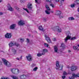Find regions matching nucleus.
Instances as JSON below:
<instances>
[{
    "instance_id": "58836bf2",
    "label": "nucleus",
    "mask_w": 79,
    "mask_h": 79,
    "mask_svg": "<svg viewBox=\"0 0 79 79\" xmlns=\"http://www.w3.org/2000/svg\"><path fill=\"white\" fill-rule=\"evenodd\" d=\"M24 0H20V2L21 3H24Z\"/></svg>"
},
{
    "instance_id": "39448f33",
    "label": "nucleus",
    "mask_w": 79,
    "mask_h": 79,
    "mask_svg": "<svg viewBox=\"0 0 79 79\" xmlns=\"http://www.w3.org/2000/svg\"><path fill=\"white\" fill-rule=\"evenodd\" d=\"M54 28L55 29H56V30L57 31V32L59 33L61 32V31H62V30H61V28H60L58 26L54 27Z\"/></svg>"
},
{
    "instance_id": "4be33fe9",
    "label": "nucleus",
    "mask_w": 79,
    "mask_h": 79,
    "mask_svg": "<svg viewBox=\"0 0 79 79\" xmlns=\"http://www.w3.org/2000/svg\"><path fill=\"white\" fill-rule=\"evenodd\" d=\"M46 8L47 9L48 11H50L51 9L50 8V7L48 6V5H46Z\"/></svg>"
},
{
    "instance_id": "c9c22d12",
    "label": "nucleus",
    "mask_w": 79,
    "mask_h": 79,
    "mask_svg": "<svg viewBox=\"0 0 79 79\" xmlns=\"http://www.w3.org/2000/svg\"><path fill=\"white\" fill-rule=\"evenodd\" d=\"M37 67H36L33 69V70L34 71H37Z\"/></svg>"
},
{
    "instance_id": "f8f14e48",
    "label": "nucleus",
    "mask_w": 79,
    "mask_h": 79,
    "mask_svg": "<svg viewBox=\"0 0 79 79\" xmlns=\"http://www.w3.org/2000/svg\"><path fill=\"white\" fill-rule=\"evenodd\" d=\"M16 26V24H12L10 26V29H14L15 28V27Z\"/></svg>"
},
{
    "instance_id": "2f4dec72",
    "label": "nucleus",
    "mask_w": 79,
    "mask_h": 79,
    "mask_svg": "<svg viewBox=\"0 0 79 79\" xmlns=\"http://www.w3.org/2000/svg\"><path fill=\"white\" fill-rule=\"evenodd\" d=\"M73 49L75 50H77V47L76 46H74L73 47Z\"/></svg>"
},
{
    "instance_id": "8fccbe9b",
    "label": "nucleus",
    "mask_w": 79,
    "mask_h": 79,
    "mask_svg": "<svg viewBox=\"0 0 79 79\" xmlns=\"http://www.w3.org/2000/svg\"><path fill=\"white\" fill-rule=\"evenodd\" d=\"M3 15V13L0 12V16H1V15Z\"/></svg>"
},
{
    "instance_id": "c03bdc74",
    "label": "nucleus",
    "mask_w": 79,
    "mask_h": 79,
    "mask_svg": "<svg viewBox=\"0 0 79 79\" xmlns=\"http://www.w3.org/2000/svg\"><path fill=\"white\" fill-rule=\"evenodd\" d=\"M52 40L53 41H56V38H53Z\"/></svg>"
},
{
    "instance_id": "603ef678",
    "label": "nucleus",
    "mask_w": 79,
    "mask_h": 79,
    "mask_svg": "<svg viewBox=\"0 0 79 79\" xmlns=\"http://www.w3.org/2000/svg\"><path fill=\"white\" fill-rule=\"evenodd\" d=\"M68 52L69 53H70V52H71V51L70 50H68Z\"/></svg>"
},
{
    "instance_id": "3c124183",
    "label": "nucleus",
    "mask_w": 79,
    "mask_h": 79,
    "mask_svg": "<svg viewBox=\"0 0 79 79\" xmlns=\"http://www.w3.org/2000/svg\"><path fill=\"white\" fill-rule=\"evenodd\" d=\"M35 3H38V2L37 1V0H35Z\"/></svg>"
},
{
    "instance_id": "a19ab883",
    "label": "nucleus",
    "mask_w": 79,
    "mask_h": 79,
    "mask_svg": "<svg viewBox=\"0 0 79 79\" xmlns=\"http://www.w3.org/2000/svg\"><path fill=\"white\" fill-rule=\"evenodd\" d=\"M15 9H16V10H19V8H18V7L16 6L15 7Z\"/></svg>"
},
{
    "instance_id": "5701e85b",
    "label": "nucleus",
    "mask_w": 79,
    "mask_h": 79,
    "mask_svg": "<svg viewBox=\"0 0 79 79\" xmlns=\"http://www.w3.org/2000/svg\"><path fill=\"white\" fill-rule=\"evenodd\" d=\"M61 12L60 10H58L57 11V15H61Z\"/></svg>"
},
{
    "instance_id": "4c0bfd02",
    "label": "nucleus",
    "mask_w": 79,
    "mask_h": 79,
    "mask_svg": "<svg viewBox=\"0 0 79 79\" xmlns=\"http://www.w3.org/2000/svg\"><path fill=\"white\" fill-rule=\"evenodd\" d=\"M20 42H24V39H20Z\"/></svg>"
},
{
    "instance_id": "9b49d317",
    "label": "nucleus",
    "mask_w": 79,
    "mask_h": 79,
    "mask_svg": "<svg viewBox=\"0 0 79 79\" xmlns=\"http://www.w3.org/2000/svg\"><path fill=\"white\" fill-rule=\"evenodd\" d=\"M77 68V67L76 66H72L71 68V70L72 71H74L76 70Z\"/></svg>"
},
{
    "instance_id": "aec40b11",
    "label": "nucleus",
    "mask_w": 79,
    "mask_h": 79,
    "mask_svg": "<svg viewBox=\"0 0 79 79\" xmlns=\"http://www.w3.org/2000/svg\"><path fill=\"white\" fill-rule=\"evenodd\" d=\"M45 55V53H42V54L39 53L37 54V56L39 57V56H41L42 55Z\"/></svg>"
},
{
    "instance_id": "f3484780",
    "label": "nucleus",
    "mask_w": 79,
    "mask_h": 79,
    "mask_svg": "<svg viewBox=\"0 0 79 79\" xmlns=\"http://www.w3.org/2000/svg\"><path fill=\"white\" fill-rule=\"evenodd\" d=\"M12 52H13L14 55H15V54H16L17 51L15 49V48H13L12 49Z\"/></svg>"
},
{
    "instance_id": "f704fd0d",
    "label": "nucleus",
    "mask_w": 79,
    "mask_h": 79,
    "mask_svg": "<svg viewBox=\"0 0 79 79\" xmlns=\"http://www.w3.org/2000/svg\"><path fill=\"white\" fill-rule=\"evenodd\" d=\"M44 46H45L46 47H48V44L46 43H45L44 44Z\"/></svg>"
},
{
    "instance_id": "c756f323",
    "label": "nucleus",
    "mask_w": 79,
    "mask_h": 79,
    "mask_svg": "<svg viewBox=\"0 0 79 79\" xmlns=\"http://www.w3.org/2000/svg\"><path fill=\"white\" fill-rule=\"evenodd\" d=\"M77 5H79V0H77V1H75Z\"/></svg>"
},
{
    "instance_id": "4d7b16f0",
    "label": "nucleus",
    "mask_w": 79,
    "mask_h": 79,
    "mask_svg": "<svg viewBox=\"0 0 79 79\" xmlns=\"http://www.w3.org/2000/svg\"><path fill=\"white\" fill-rule=\"evenodd\" d=\"M51 13H53V12H54V11H51Z\"/></svg>"
},
{
    "instance_id": "09e8293b",
    "label": "nucleus",
    "mask_w": 79,
    "mask_h": 79,
    "mask_svg": "<svg viewBox=\"0 0 79 79\" xmlns=\"http://www.w3.org/2000/svg\"><path fill=\"white\" fill-rule=\"evenodd\" d=\"M51 0H48V2H49L50 3V2H51Z\"/></svg>"
},
{
    "instance_id": "bf43d9fd",
    "label": "nucleus",
    "mask_w": 79,
    "mask_h": 79,
    "mask_svg": "<svg viewBox=\"0 0 79 79\" xmlns=\"http://www.w3.org/2000/svg\"><path fill=\"white\" fill-rule=\"evenodd\" d=\"M22 56H21V57H20V59L21 60L22 59Z\"/></svg>"
},
{
    "instance_id": "37998d69",
    "label": "nucleus",
    "mask_w": 79,
    "mask_h": 79,
    "mask_svg": "<svg viewBox=\"0 0 79 79\" xmlns=\"http://www.w3.org/2000/svg\"><path fill=\"white\" fill-rule=\"evenodd\" d=\"M59 18H63V16L60 15H59Z\"/></svg>"
},
{
    "instance_id": "20e7f679",
    "label": "nucleus",
    "mask_w": 79,
    "mask_h": 79,
    "mask_svg": "<svg viewBox=\"0 0 79 79\" xmlns=\"http://www.w3.org/2000/svg\"><path fill=\"white\" fill-rule=\"evenodd\" d=\"M11 71L13 74H16V73H19V70L16 69H11Z\"/></svg>"
},
{
    "instance_id": "e2e57ef3",
    "label": "nucleus",
    "mask_w": 79,
    "mask_h": 79,
    "mask_svg": "<svg viewBox=\"0 0 79 79\" xmlns=\"http://www.w3.org/2000/svg\"><path fill=\"white\" fill-rule=\"evenodd\" d=\"M46 2H48V0H46Z\"/></svg>"
},
{
    "instance_id": "6ab92c4d",
    "label": "nucleus",
    "mask_w": 79,
    "mask_h": 79,
    "mask_svg": "<svg viewBox=\"0 0 79 79\" xmlns=\"http://www.w3.org/2000/svg\"><path fill=\"white\" fill-rule=\"evenodd\" d=\"M9 45L10 47H13V46H14V44L12 42V41H11L10 43L9 44Z\"/></svg>"
},
{
    "instance_id": "864d4df0",
    "label": "nucleus",
    "mask_w": 79,
    "mask_h": 79,
    "mask_svg": "<svg viewBox=\"0 0 79 79\" xmlns=\"http://www.w3.org/2000/svg\"><path fill=\"white\" fill-rule=\"evenodd\" d=\"M59 0H56L55 1L56 2H59Z\"/></svg>"
},
{
    "instance_id": "680f3d73",
    "label": "nucleus",
    "mask_w": 79,
    "mask_h": 79,
    "mask_svg": "<svg viewBox=\"0 0 79 79\" xmlns=\"http://www.w3.org/2000/svg\"><path fill=\"white\" fill-rule=\"evenodd\" d=\"M78 12H79V7L78 8Z\"/></svg>"
},
{
    "instance_id": "f03ea898",
    "label": "nucleus",
    "mask_w": 79,
    "mask_h": 79,
    "mask_svg": "<svg viewBox=\"0 0 79 79\" xmlns=\"http://www.w3.org/2000/svg\"><path fill=\"white\" fill-rule=\"evenodd\" d=\"M56 69H58L59 70H62L63 69V65H62L61 66L59 64V62L57 61L56 63Z\"/></svg>"
},
{
    "instance_id": "72a5a7b5",
    "label": "nucleus",
    "mask_w": 79,
    "mask_h": 79,
    "mask_svg": "<svg viewBox=\"0 0 79 79\" xmlns=\"http://www.w3.org/2000/svg\"><path fill=\"white\" fill-rule=\"evenodd\" d=\"M63 74L64 76H66V75H67V73L66 72L64 71L63 73Z\"/></svg>"
},
{
    "instance_id": "412c9836",
    "label": "nucleus",
    "mask_w": 79,
    "mask_h": 79,
    "mask_svg": "<svg viewBox=\"0 0 79 79\" xmlns=\"http://www.w3.org/2000/svg\"><path fill=\"white\" fill-rule=\"evenodd\" d=\"M47 52H48V50L46 49H43V52H42L43 53H44V55L45 54V53H47Z\"/></svg>"
},
{
    "instance_id": "423d86ee",
    "label": "nucleus",
    "mask_w": 79,
    "mask_h": 79,
    "mask_svg": "<svg viewBox=\"0 0 79 79\" xmlns=\"http://www.w3.org/2000/svg\"><path fill=\"white\" fill-rule=\"evenodd\" d=\"M26 58L27 60L29 61H32V57L31 55L29 54L28 56H26Z\"/></svg>"
},
{
    "instance_id": "e433bc0d",
    "label": "nucleus",
    "mask_w": 79,
    "mask_h": 79,
    "mask_svg": "<svg viewBox=\"0 0 79 79\" xmlns=\"http://www.w3.org/2000/svg\"><path fill=\"white\" fill-rule=\"evenodd\" d=\"M75 6V5H74V4H71V6L72 8H73V7H74Z\"/></svg>"
},
{
    "instance_id": "6e6552de",
    "label": "nucleus",
    "mask_w": 79,
    "mask_h": 79,
    "mask_svg": "<svg viewBox=\"0 0 79 79\" xmlns=\"http://www.w3.org/2000/svg\"><path fill=\"white\" fill-rule=\"evenodd\" d=\"M32 4H31L30 2H29L27 5V8H28L29 10H32Z\"/></svg>"
},
{
    "instance_id": "dca6fc26",
    "label": "nucleus",
    "mask_w": 79,
    "mask_h": 79,
    "mask_svg": "<svg viewBox=\"0 0 79 79\" xmlns=\"http://www.w3.org/2000/svg\"><path fill=\"white\" fill-rule=\"evenodd\" d=\"M54 49L55 52H56V53L58 52V47L56 46H54Z\"/></svg>"
},
{
    "instance_id": "79ce46f5",
    "label": "nucleus",
    "mask_w": 79,
    "mask_h": 79,
    "mask_svg": "<svg viewBox=\"0 0 79 79\" xmlns=\"http://www.w3.org/2000/svg\"><path fill=\"white\" fill-rule=\"evenodd\" d=\"M27 43H29V39H27Z\"/></svg>"
},
{
    "instance_id": "a878e982",
    "label": "nucleus",
    "mask_w": 79,
    "mask_h": 79,
    "mask_svg": "<svg viewBox=\"0 0 79 79\" xmlns=\"http://www.w3.org/2000/svg\"><path fill=\"white\" fill-rule=\"evenodd\" d=\"M60 47H62L63 48H65V47L64 46V43H62L61 44V46Z\"/></svg>"
},
{
    "instance_id": "49530a36",
    "label": "nucleus",
    "mask_w": 79,
    "mask_h": 79,
    "mask_svg": "<svg viewBox=\"0 0 79 79\" xmlns=\"http://www.w3.org/2000/svg\"><path fill=\"white\" fill-rule=\"evenodd\" d=\"M62 79H64L65 78V77H66V76H62Z\"/></svg>"
},
{
    "instance_id": "473e14b6",
    "label": "nucleus",
    "mask_w": 79,
    "mask_h": 79,
    "mask_svg": "<svg viewBox=\"0 0 79 79\" xmlns=\"http://www.w3.org/2000/svg\"><path fill=\"white\" fill-rule=\"evenodd\" d=\"M45 12L47 15H50V12H48V11L47 10H45Z\"/></svg>"
},
{
    "instance_id": "6e6d98bb",
    "label": "nucleus",
    "mask_w": 79,
    "mask_h": 79,
    "mask_svg": "<svg viewBox=\"0 0 79 79\" xmlns=\"http://www.w3.org/2000/svg\"><path fill=\"white\" fill-rule=\"evenodd\" d=\"M2 62H1L0 64V65H2Z\"/></svg>"
},
{
    "instance_id": "ddd939ff",
    "label": "nucleus",
    "mask_w": 79,
    "mask_h": 79,
    "mask_svg": "<svg viewBox=\"0 0 79 79\" xmlns=\"http://www.w3.org/2000/svg\"><path fill=\"white\" fill-rule=\"evenodd\" d=\"M8 8L9 10L10 11H13V9L12 7H11V6L10 5V4H8Z\"/></svg>"
},
{
    "instance_id": "0eeeda50",
    "label": "nucleus",
    "mask_w": 79,
    "mask_h": 79,
    "mask_svg": "<svg viewBox=\"0 0 79 79\" xmlns=\"http://www.w3.org/2000/svg\"><path fill=\"white\" fill-rule=\"evenodd\" d=\"M5 37L7 39H10L11 37V33H7L5 35Z\"/></svg>"
},
{
    "instance_id": "b1692460",
    "label": "nucleus",
    "mask_w": 79,
    "mask_h": 79,
    "mask_svg": "<svg viewBox=\"0 0 79 79\" xmlns=\"http://www.w3.org/2000/svg\"><path fill=\"white\" fill-rule=\"evenodd\" d=\"M11 77H12V79H18V77H16V76H14L13 75H12L11 76Z\"/></svg>"
},
{
    "instance_id": "5fc2aeb1",
    "label": "nucleus",
    "mask_w": 79,
    "mask_h": 79,
    "mask_svg": "<svg viewBox=\"0 0 79 79\" xmlns=\"http://www.w3.org/2000/svg\"><path fill=\"white\" fill-rule=\"evenodd\" d=\"M16 59L17 60H19V58H17Z\"/></svg>"
},
{
    "instance_id": "393cba45",
    "label": "nucleus",
    "mask_w": 79,
    "mask_h": 79,
    "mask_svg": "<svg viewBox=\"0 0 79 79\" xmlns=\"http://www.w3.org/2000/svg\"><path fill=\"white\" fill-rule=\"evenodd\" d=\"M70 21H72V20H74V18H73V17H69L68 19Z\"/></svg>"
},
{
    "instance_id": "ea45409f",
    "label": "nucleus",
    "mask_w": 79,
    "mask_h": 79,
    "mask_svg": "<svg viewBox=\"0 0 79 79\" xmlns=\"http://www.w3.org/2000/svg\"><path fill=\"white\" fill-rule=\"evenodd\" d=\"M36 66L35 64H33L31 65L32 67H34V66Z\"/></svg>"
},
{
    "instance_id": "4468645a",
    "label": "nucleus",
    "mask_w": 79,
    "mask_h": 79,
    "mask_svg": "<svg viewBox=\"0 0 79 79\" xmlns=\"http://www.w3.org/2000/svg\"><path fill=\"white\" fill-rule=\"evenodd\" d=\"M71 39V36H69V35H68L67 36L66 38L64 39L65 40V42H67V40H68V39Z\"/></svg>"
},
{
    "instance_id": "bb28decb",
    "label": "nucleus",
    "mask_w": 79,
    "mask_h": 79,
    "mask_svg": "<svg viewBox=\"0 0 79 79\" xmlns=\"http://www.w3.org/2000/svg\"><path fill=\"white\" fill-rule=\"evenodd\" d=\"M14 45H15V46H16V47H18V46L19 45V44L16 42H15L14 43Z\"/></svg>"
},
{
    "instance_id": "7ed1b4c3",
    "label": "nucleus",
    "mask_w": 79,
    "mask_h": 79,
    "mask_svg": "<svg viewBox=\"0 0 79 79\" xmlns=\"http://www.w3.org/2000/svg\"><path fill=\"white\" fill-rule=\"evenodd\" d=\"M44 37H45V39L47 40V42H48V43H52V41H51V39H50V38L48 36H47V35H45Z\"/></svg>"
},
{
    "instance_id": "a211bd4d",
    "label": "nucleus",
    "mask_w": 79,
    "mask_h": 79,
    "mask_svg": "<svg viewBox=\"0 0 79 79\" xmlns=\"http://www.w3.org/2000/svg\"><path fill=\"white\" fill-rule=\"evenodd\" d=\"M38 29L40 31H44V28L42 27V25L40 26L39 27Z\"/></svg>"
},
{
    "instance_id": "9d476101",
    "label": "nucleus",
    "mask_w": 79,
    "mask_h": 79,
    "mask_svg": "<svg viewBox=\"0 0 79 79\" xmlns=\"http://www.w3.org/2000/svg\"><path fill=\"white\" fill-rule=\"evenodd\" d=\"M75 77H77V75H76L73 73V76L71 77H69V79H74Z\"/></svg>"
},
{
    "instance_id": "7c9ffc66",
    "label": "nucleus",
    "mask_w": 79,
    "mask_h": 79,
    "mask_svg": "<svg viewBox=\"0 0 79 79\" xmlns=\"http://www.w3.org/2000/svg\"><path fill=\"white\" fill-rule=\"evenodd\" d=\"M50 6H52V8H55V6L54 5V4H50Z\"/></svg>"
},
{
    "instance_id": "2eb2a0df",
    "label": "nucleus",
    "mask_w": 79,
    "mask_h": 79,
    "mask_svg": "<svg viewBox=\"0 0 79 79\" xmlns=\"http://www.w3.org/2000/svg\"><path fill=\"white\" fill-rule=\"evenodd\" d=\"M20 78L21 79H25L26 78V76L25 75H21L20 76Z\"/></svg>"
},
{
    "instance_id": "f257e3e1",
    "label": "nucleus",
    "mask_w": 79,
    "mask_h": 79,
    "mask_svg": "<svg viewBox=\"0 0 79 79\" xmlns=\"http://www.w3.org/2000/svg\"><path fill=\"white\" fill-rule=\"evenodd\" d=\"M2 60L5 66H6L7 67H10V66H11V64L7 60H6L5 59H2Z\"/></svg>"
},
{
    "instance_id": "c85d7f7f",
    "label": "nucleus",
    "mask_w": 79,
    "mask_h": 79,
    "mask_svg": "<svg viewBox=\"0 0 79 79\" xmlns=\"http://www.w3.org/2000/svg\"><path fill=\"white\" fill-rule=\"evenodd\" d=\"M76 39V37H73L71 38V40H73Z\"/></svg>"
},
{
    "instance_id": "13d9d810",
    "label": "nucleus",
    "mask_w": 79,
    "mask_h": 79,
    "mask_svg": "<svg viewBox=\"0 0 79 79\" xmlns=\"http://www.w3.org/2000/svg\"><path fill=\"white\" fill-rule=\"evenodd\" d=\"M77 77H79V73L77 75Z\"/></svg>"
},
{
    "instance_id": "1a4fd4ad",
    "label": "nucleus",
    "mask_w": 79,
    "mask_h": 79,
    "mask_svg": "<svg viewBox=\"0 0 79 79\" xmlns=\"http://www.w3.org/2000/svg\"><path fill=\"white\" fill-rule=\"evenodd\" d=\"M19 25L20 26H24L25 23H24V21L21 20L18 22Z\"/></svg>"
},
{
    "instance_id": "cd10ccee",
    "label": "nucleus",
    "mask_w": 79,
    "mask_h": 79,
    "mask_svg": "<svg viewBox=\"0 0 79 79\" xmlns=\"http://www.w3.org/2000/svg\"><path fill=\"white\" fill-rule=\"evenodd\" d=\"M23 10H24L26 11H27V13H29V11H28L27 9L23 8Z\"/></svg>"
},
{
    "instance_id": "052dcab7",
    "label": "nucleus",
    "mask_w": 79,
    "mask_h": 79,
    "mask_svg": "<svg viewBox=\"0 0 79 79\" xmlns=\"http://www.w3.org/2000/svg\"><path fill=\"white\" fill-rule=\"evenodd\" d=\"M2 2V0H0V2Z\"/></svg>"
},
{
    "instance_id": "a18cd8bd",
    "label": "nucleus",
    "mask_w": 79,
    "mask_h": 79,
    "mask_svg": "<svg viewBox=\"0 0 79 79\" xmlns=\"http://www.w3.org/2000/svg\"><path fill=\"white\" fill-rule=\"evenodd\" d=\"M61 3H63L64 2V0H61Z\"/></svg>"
},
{
    "instance_id": "de8ad7c7",
    "label": "nucleus",
    "mask_w": 79,
    "mask_h": 79,
    "mask_svg": "<svg viewBox=\"0 0 79 79\" xmlns=\"http://www.w3.org/2000/svg\"><path fill=\"white\" fill-rule=\"evenodd\" d=\"M44 21H46V20H47V19H46V18H44Z\"/></svg>"
}]
</instances>
